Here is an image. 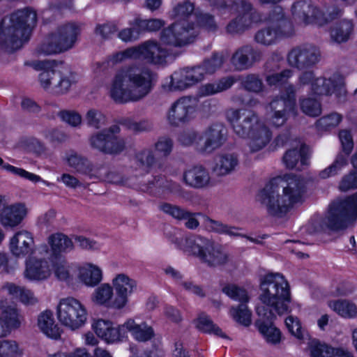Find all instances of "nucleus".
<instances>
[{"instance_id": "1", "label": "nucleus", "mask_w": 357, "mask_h": 357, "mask_svg": "<svg viewBox=\"0 0 357 357\" xmlns=\"http://www.w3.org/2000/svg\"><path fill=\"white\" fill-rule=\"evenodd\" d=\"M259 289L262 305L256 307L259 319L255 325L266 342L275 345L282 340V333L274 325L276 317L291 312L290 285L282 274L270 273L261 278Z\"/></svg>"}, {"instance_id": "2", "label": "nucleus", "mask_w": 357, "mask_h": 357, "mask_svg": "<svg viewBox=\"0 0 357 357\" xmlns=\"http://www.w3.org/2000/svg\"><path fill=\"white\" fill-rule=\"evenodd\" d=\"M305 191V185L301 176L286 174L282 178H271L259 191L257 199L266 204L270 215L282 218L301 201Z\"/></svg>"}, {"instance_id": "3", "label": "nucleus", "mask_w": 357, "mask_h": 357, "mask_svg": "<svg viewBox=\"0 0 357 357\" xmlns=\"http://www.w3.org/2000/svg\"><path fill=\"white\" fill-rule=\"evenodd\" d=\"M125 76L135 92L124 87L123 75H116L110 89V96L116 103L123 104L142 100L151 92L158 79L156 73L147 67L137 66H129Z\"/></svg>"}, {"instance_id": "4", "label": "nucleus", "mask_w": 357, "mask_h": 357, "mask_svg": "<svg viewBox=\"0 0 357 357\" xmlns=\"http://www.w3.org/2000/svg\"><path fill=\"white\" fill-rule=\"evenodd\" d=\"M9 21L10 24L7 26H5L4 18L0 21V49L13 53L29 40L37 24V13L33 8L27 6L12 13Z\"/></svg>"}, {"instance_id": "5", "label": "nucleus", "mask_w": 357, "mask_h": 357, "mask_svg": "<svg viewBox=\"0 0 357 357\" xmlns=\"http://www.w3.org/2000/svg\"><path fill=\"white\" fill-rule=\"evenodd\" d=\"M356 220L357 191L331 201L315 227L319 231L336 233L347 229Z\"/></svg>"}, {"instance_id": "6", "label": "nucleus", "mask_w": 357, "mask_h": 357, "mask_svg": "<svg viewBox=\"0 0 357 357\" xmlns=\"http://www.w3.org/2000/svg\"><path fill=\"white\" fill-rule=\"evenodd\" d=\"M234 120L231 121L234 132L241 138L251 139L250 149L257 152L265 147L272 139L271 130L259 119L258 116L249 112L245 116L236 109L233 112Z\"/></svg>"}, {"instance_id": "7", "label": "nucleus", "mask_w": 357, "mask_h": 357, "mask_svg": "<svg viewBox=\"0 0 357 357\" xmlns=\"http://www.w3.org/2000/svg\"><path fill=\"white\" fill-rule=\"evenodd\" d=\"M224 59L218 52H213L211 58L205 59L202 65L185 67L175 71L170 77L169 91H183L204 79L206 74H213L220 68Z\"/></svg>"}, {"instance_id": "8", "label": "nucleus", "mask_w": 357, "mask_h": 357, "mask_svg": "<svg viewBox=\"0 0 357 357\" xmlns=\"http://www.w3.org/2000/svg\"><path fill=\"white\" fill-rule=\"evenodd\" d=\"M266 21L268 25L258 30L255 35V40L258 43L268 46L294 34V24L281 6H275L270 10Z\"/></svg>"}, {"instance_id": "9", "label": "nucleus", "mask_w": 357, "mask_h": 357, "mask_svg": "<svg viewBox=\"0 0 357 357\" xmlns=\"http://www.w3.org/2000/svg\"><path fill=\"white\" fill-rule=\"evenodd\" d=\"M184 251L198 257L211 267L223 266L229 261V255L224 251L221 245L200 236L186 237Z\"/></svg>"}, {"instance_id": "10", "label": "nucleus", "mask_w": 357, "mask_h": 357, "mask_svg": "<svg viewBox=\"0 0 357 357\" xmlns=\"http://www.w3.org/2000/svg\"><path fill=\"white\" fill-rule=\"evenodd\" d=\"M168 56L169 52L158 42L149 40L137 46L113 54L109 56V61L116 64L130 59L144 61L151 64L161 65L166 63Z\"/></svg>"}, {"instance_id": "11", "label": "nucleus", "mask_w": 357, "mask_h": 357, "mask_svg": "<svg viewBox=\"0 0 357 357\" xmlns=\"http://www.w3.org/2000/svg\"><path fill=\"white\" fill-rule=\"evenodd\" d=\"M80 32V27L75 22L66 23L60 26L56 32L48 34L39 51L45 55L66 52L74 46Z\"/></svg>"}, {"instance_id": "12", "label": "nucleus", "mask_w": 357, "mask_h": 357, "mask_svg": "<svg viewBox=\"0 0 357 357\" xmlns=\"http://www.w3.org/2000/svg\"><path fill=\"white\" fill-rule=\"evenodd\" d=\"M291 10L293 17L302 21L304 24H316L320 26L326 25L342 15V10L338 7H334L331 11L325 13L305 0L294 2L291 6Z\"/></svg>"}, {"instance_id": "13", "label": "nucleus", "mask_w": 357, "mask_h": 357, "mask_svg": "<svg viewBox=\"0 0 357 357\" xmlns=\"http://www.w3.org/2000/svg\"><path fill=\"white\" fill-rule=\"evenodd\" d=\"M299 82L303 85L310 84L311 93L314 96L334 94L336 98H341L344 97L347 93L343 77L341 76L329 79L322 77L314 78L312 71H305L299 77Z\"/></svg>"}, {"instance_id": "14", "label": "nucleus", "mask_w": 357, "mask_h": 357, "mask_svg": "<svg viewBox=\"0 0 357 357\" xmlns=\"http://www.w3.org/2000/svg\"><path fill=\"white\" fill-rule=\"evenodd\" d=\"M88 313L84 305L73 297L61 299L57 307V317L60 323L72 330L83 326Z\"/></svg>"}, {"instance_id": "15", "label": "nucleus", "mask_w": 357, "mask_h": 357, "mask_svg": "<svg viewBox=\"0 0 357 357\" xmlns=\"http://www.w3.org/2000/svg\"><path fill=\"white\" fill-rule=\"evenodd\" d=\"M196 24L192 21H176L160 32V40L168 45L183 47L193 42L195 36H191Z\"/></svg>"}, {"instance_id": "16", "label": "nucleus", "mask_w": 357, "mask_h": 357, "mask_svg": "<svg viewBox=\"0 0 357 357\" xmlns=\"http://www.w3.org/2000/svg\"><path fill=\"white\" fill-rule=\"evenodd\" d=\"M119 132L120 128L118 125L104 129L90 137L91 145L106 154H119L126 148L124 140L116 135Z\"/></svg>"}, {"instance_id": "17", "label": "nucleus", "mask_w": 357, "mask_h": 357, "mask_svg": "<svg viewBox=\"0 0 357 357\" xmlns=\"http://www.w3.org/2000/svg\"><path fill=\"white\" fill-rule=\"evenodd\" d=\"M165 25V22L160 19H142L135 17L129 22V27L121 29L118 33V37L125 43L134 42L147 32L159 31Z\"/></svg>"}, {"instance_id": "18", "label": "nucleus", "mask_w": 357, "mask_h": 357, "mask_svg": "<svg viewBox=\"0 0 357 357\" xmlns=\"http://www.w3.org/2000/svg\"><path fill=\"white\" fill-rule=\"evenodd\" d=\"M197 105L190 96H183L172 103L168 110L167 119L174 127L189 123L195 116Z\"/></svg>"}, {"instance_id": "19", "label": "nucleus", "mask_w": 357, "mask_h": 357, "mask_svg": "<svg viewBox=\"0 0 357 357\" xmlns=\"http://www.w3.org/2000/svg\"><path fill=\"white\" fill-rule=\"evenodd\" d=\"M262 57V52L250 45H245L238 48L231 57V63L238 70L250 68Z\"/></svg>"}, {"instance_id": "20", "label": "nucleus", "mask_w": 357, "mask_h": 357, "mask_svg": "<svg viewBox=\"0 0 357 357\" xmlns=\"http://www.w3.org/2000/svg\"><path fill=\"white\" fill-rule=\"evenodd\" d=\"M113 284L116 296L111 303V307L115 309L123 308L128 302V294L136 288V282L125 274H119L114 280Z\"/></svg>"}, {"instance_id": "21", "label": "nucleus", "mask_w": 357, "mask_h": 357, "mask_svg": "<svg viewBox=\"0 0 357 357\" xmlns=\"http://www.w3.org/2000/svg\"><path fill=\"white\" fill-rule=\"evenodd\" d=\"M319 54L315 50L302 47L293 48L287 54L289 64L299 70L313 66L319 61Z\"/></svg>"}, {"instance_id": "22", "label": "nucleus", "mask_w": 357, "mask_h": 357, "mask_svg": "<svg viewBox=\"0 0 357 357\" xmlns=\"http://www.w3.org/2000/svg\"><path fill=\"white\" fill-rule=\"evenodd\" d=\"M227 129L222 123H213L203 133L206 138L203 146L200 149L202 153H211L220 148L227 139Z\"/></svg>"}, {"instance_id": "23", "label": "nucleus", "mask_w": 357, "mask_h": 357, "mask_svg": "<svg viewBox=\"0 0 357 357\" xmlns=\"http://www.w3.org/2000/svg\"><path fill=\"white\" fill-rule=\"evenodd\" d=\"M11 253L17 257H29L34 252V241L31 232L20 231L10 241Z\"/></svg>"}, {"instance_id": "24", "label": "nucleus", "mask_w": 357, "mask_h": 357, "mask_svg": "<svg viewBox=\"0 0 357 357\" xmlns=\"http://www.w3.org/2000/svg\"><path fill=\"white\" fill-rule=\"evenodd\" d=\"M56 60L35 61L32 63V67L36 70H41L38 79L41 86L47 90L50 88L56 77H59V71L54 70L58 66ZM62 64L63 61H59Z\"/></svg>"}, {"instance_id": "25", "label": "nucleus", "mask_w": 357, "mask_h": 357, "mask_svg": "<svg viewBox=\"0 0 357 357\" xmlns=\"http://www.w3.org/2000/svg\"><path fill=\"white\" fill-rule=\"evenodd\" d=\"M296 91L292 84L287 86L280 96L275 97L270 102L271 112L279 111L280 112H293L296 108Z\"/></svg>"}, {"instance_id": "26", "label": "nucleus", "mask_w": 357, "mask_h": 357, "mask_svg": "<svg viewBox=\"0 0 357 357\" xmlns=\"http://www.w3.org/2000/svg\"><path fill=\"white\" fill-rule=\"evenodd\" d=\"M26 215L24 204L16 203L4 207L0 213V222L4 227H14L20 225Z\"/></svg>"}, {"instance_id": "27", "label": "nucleus", "mask_w": 357, "mask_h": 357, "mask_svg": "<svg viewBox=\"0 0 357 357\" xmlns=\"http://www.w3.org/2000/svg\"><path fill=\"white\" fill-rule=\"evenodd\" d=\"M24 274L31 280L46 279L50 275L49 262L45 259L29 257L26 260Z\"/></svg>"}, {"instance_id": "28", "label": "nucleus", "mask_w": 357, "mask_h": 357, "mask_svg": "<svg viewBox=\"0 0 357 357\" xmlns=\"http://www.w3.org/2000/svg\"><path fill=\"white\" fill-rule=\"evenodd\" d=\"M210 177L208 172L202 165L194 166L192 168L185 171L183 173V180L185 183L195 188H201L206 186Z\"/></svg>"}, {"instance_id": "29", "label": "nucleus", "mask_w": 357, "mask_h": 357, "mask_svg": "<svg viewBox=\"0 0 357 357\" xmlns=\"http://www.w3.org/2000/svg\"><path fill=\"white\" fill-rule=\"evenodd\" d=\"M38 326L47 337L54 340L60 338L61 331L55 324L52 312L50 310H45L39 315Z\"/></svg>"}, {"instance_id": "30", "label": "nucleus", "mask_w": 357, "mask_h": 357, "mask_svg": "<svg viewBox=\"0 0 357 357\" xmlns=\"http://www.w3.org/2000/svg\"><path fill=\"white\" fill-rule=\"evenodd\" d=\"M311 357H354L342 348H334L326 343L316 342L310 346Z\"/></svg>"}, {"instance_id": "31", "label": "nucleus", "mask_w": 357, "mask_h": 357, "mask_svg": "<svg viewBox=\"0 0 357 357\" xmlns=\"http://www.w3.org/2000/svg\"><path fill=\"white\" fill-rule=\"evenodd\" d=\"M126 325L127 333L130 332L133 338L138 342H147L155 335L153 328L145 322L137 324L134 319H129L126 321Z\"/></svg>"}, {"instance_id": "32", "label": "nucleus", "mask_w": 357, "mask_h": 357, "mask_svg": "<svg viewBox=\"0 0 357 357\" xmlns=\"http://www.w3.org/2000/svg\"><path fill=\"white\" fill-rule=\"evenodd\" d=\"M52 256L59 258L62 252H66L73 248L72 240L63 233H56L49 237Z\"/></svg>"}, {"instance_id": "33", "label": "nucleus", "mask_w": 357, "mask_h": 357, "mask_svg": "<svg viewBox=\"0 0 357 357\" xmlns=\"http://www.w3.org/2000/svg\"><path fill=\"white\" fill-rule=\"evenodd\" d=\"M194 322L197 329L203 333L213 334L224 339L228 338L222 330L204 312L200 313Z\"/></svg>"}, {"instance_id": "34", "label": "nucleus", "mask_w": 357, "mask_h": 357, "mask_svg": "<svg viewBox=\"0 0 357 357\" xmlns=\"http://www.w3.org/2000/svg\"><path fill=\"white\" fill-rule=\"evenodd\" d=\"M253 20V17H250L246 13H240L229 22L225 28L226 31L232 35L241 34L249 29L252 24L257 23Z\"/></svg>"}, {"instance_id": "35", "label": "nucleus", "mask_w": 357, "mask_h": 357, "mask_svg": "<svg viewBox=\"0 0 357 357\" xmlns=\"http://www.w3.org/2000/svg\"><path fill=\"white\" fill-rule=\"evenodd\" d=\"M353 30L352 20L344 19L336 22L331 29V36L337 43H344L349 40Z\"/></svg>"}, {"instance_id": "36", "label": "nucleus", "mask_w": 357, "mask_h": 357, "mask_svg": "<svg viewBox=\"0 0 357 357\" xmlns=\"http://www.w3.org/2000/svg\"><path fill=\"white\" fill-rule=\"evenodd\" d=\"M79 278L85 285L95 287L101 282L102 273L100 268L89 264L88 267L80 269Z\"/></svg>"}, {"instance_id": "37", "label": "nucleus", "mask_w": 357, "mask_h": 357, "mask_svg": "<svg viewBox=\"0 0 357 357\" xmlns=\"http://www.w3.org/2000/svg\"><path fill=\"white\" fill-rule=\"evenodd\" d=\"M211 228L212 231L218 233L220 234H227L229 236H241L245 238L249 241L255 243L256 244L261 245L263 243L261 241L259 240L257 238H253L246 234H241L236 232H234L233 230H238L239 228L236 227L229 226L227 225L223 224L221 222L211 220Z\"/></svg>"}, {"instance_id": "38", "label": "nucleus", "mask_w": 357, "mask_h": 357, "mask_svg": "<svg viewBox=\"0 0 357 357\" xmlns=\"http://www.w3.org/2000/svg\"><path fill=\"white\" fill-rule=\"evenodd\" d=\"M5 331V337L12 329L18 328L20 326L18 310L15 307H8L3 312V318L1 321Z\"/></svg>"}, {"instance_id": "39", "label": "nucleus", "mask_w": 357, "mask_h": 357, "mask_svg": "<svg viewBox=\"0 0 357 357\" xmlns=\"http://www.w3.org/2000/svg\"><path fill=\"white\" fill-rule=\"evenodd\" d=\"M117 123L127 130H132L135 132L150 131L153 128L152 123L146 119L137 122L130 117H122L117 121Z\"/></svg>"}, {"instance_id": "40", "label": "nucleus", "mask_w": 357, "mask_h": 357, "mask_svg": "<svg viewBox=\"0 0 357 357\" xmlns=\"http://www.w3.org/2000/svg\"><path fill=\"white\" fill-rule=\"evenodd\" d=\"M103 340L107 344L123 342L128 339L126 321L120 325L114 323L109 333H103Z\"/></svg>"}, {"instance_id": "41", "label": "nucleus", "mask_w": 357, "mask_h": 357, "mask_svg": "<svg viewBox=\"0 0 357 357\" xmlns=\"http://www.w3.org/2000/svg\"><path fill=\"white\" fill-rule=\"evenodd\" d=\"M230 314L235 321L243 326L248 327L251 324L252 312L246 303H240L236 307H231Z\"/></svg>"}, {"instance_id": "42", "label": "nucleus", "mask_w": 357, "mask_h": 357, "mask_svg": "<svg viewBox=\"0 0 357 357\" xmlns=\"http://www.w3.org/2000/svg\"><path fill=\"white\" fill-rule=\"evenodd\" d=\"M67 162L70 167L79 173L86 174L91 170V166L89 160L75 152H72L68 155Z\"/></svg>"}, {"instance_id": "43", "label": "nucleus", "mask_w": 357, "mask_h": 357, "mask_svg": "<svg viewBox=\"0 0 357 357\" xmlns=\"http://www.w3.org/2000/svg\"><path fill=\"white\" fill-rule=\"evenodd\" d=\"M222 291L231 299L239 301L241 303H247L249 301L246 290L236 284H227L222 287Z\"/></svg>"}, {"instance_id": "44", "label": "nucleus", "mask_w": 357, "mask_h": 357, "mask_svg": "<svg viewBox=\"0 0 357 357\" xmlns=\"http://www.w3.org/2000/svg\"><path fill=\"white\" fill-rule=\"evenodd\" d=\"M330 306L342 317L352 318L356 317L357 314L356 306L354 303L345 300L335 301Z\"/></svg>"}, {"instance_id": "45", "label": "nucleus", "mask_w": 357, "mask_h": 357, "mask_svg": "<svg viewBox=\"0 0 357 357\" xmlns=\"http://www.w3.org/2000/svg\"><path fill=\"white\" fill-rule=\"evenodd\" d=\"M301 111L312 117L319 116L321 114V105L319 100L314 98H307L301 100Z\"/></svg>"}, {"instance_id": "46", "label": "nucleus", "mask_w": 357, "mask_h": 357, "mask_svg": "<svg viewBox=\"0 0 357 357\" xmlns=\"http://www.w3.org/2000/svg\"><path fill=\"white\" fill-rule=\"evenodd\" d=\"M241 85L245 91L249 92L257 93L264 89L262 79L259 75L254 73H250L245 76L241 81Z\"/></svg>"}, {"instance_id": "47", "label": "nucleus", "mask_w": 357, "mask_h": 357, "mask_svg": "<svg viewBox=\"0 0 357 357\" xmlns=\"http://www.w3.org/2000/svg\"><path fill=\"white\" fill-rule=\"evenodd\" d=\"M195 10V4L185 0L182 3H178L172 10V16L177 19L176 21L186 20L192 15Z\"/></svg>"}, {"instance_id": "48", "label": "nucleus", "mask_w": 357, "mask_h": 357, "mask_svg": "<svg viewBox=\"0 0 357 357\" xmlns=\"http://www.w3.org/2000/svg\"><path fill=\"white\" fill-rule=\"evenodd\" d=\"M288 332L299 340H304L305 329L302 327L301 320L293 315H289L284 320Z\"/></svg>"}, {"instance_id": "49", "label": "nucleus", "mask_w": 357, "mask_h": 357, "mask_svg": "<svg viewBox=\"0 0 357 357\" xmlns=\"http://www.w3.org/2000/svg\"><path fill=\"white\" fill-rule=\"evenodd\" d=\"M347 157L348 156L346 155L338 154L335 161L331 165L319 172V177L325 179L336 175L338 172L347 164Z\"/></svg>"}, {"instance_id": "50", "label": "nucleus", "mask_w": 357, "mask_h": 357, "mask_svg": "<svg viewBox=\"0 0 357 357\" xmlns=\"http://www.w3.org/2000/svg\"><path fill=\"white\" fill-rule=\"evenodd\" d=\"M342 120V116L340 114L333 112L319 118L316 121V127L318 130H329L338 126Z\"/></svg>"}, {"instance_id": "51", "label": "nucleus", "mask_w": 357, "mask_h": 357, "mask_svg": "<svg viewBox=\"0 0 357 357\" xmlns=\"http://www.w3.org/2000/svg\"><path fill=\"white\" fill-rule=\"evenodd\" d=\"M196 22L200 28L208 32H215L218 29L214 15L208 13H197Z\"/></svg>"}, {"instance_id": "52", "label": "nucleus", "mask_w": 357, "mask_h": 357, "mask_svg": "<svg viewBox=\"0 0 357 357\" xmlns=\"http://www.w3.org/2000/svg\"><path fill=\"white\" fill-rule=\"evenodd\" d=\"M4 238V234L0 229V243ZM17 261L10 259L8 255L0 252V273L13 274L15 270Z\"/></svg>"}, {"instance_id": "53", "label": "nucleus", "mask_w": 357, "mask_h": 357, "mask_svg": "<svg viewBox=\"0 0 357 357\" xmlns=\"http://www.w3.org/2000/svg\"><path fill=\"white\" fill-rule=\"evenodd\" d=\"M160 208L164 213L179 220L186 219L190 215V212L181 208L178 206L172 205L169 203L162 204L160 206Z\"/></svg>"}, {"instance_id": "54", "label": "nucleus", "mask_w": 357, "mask_h": 357, "mask_svg": "<svg viewBox=\"0 0 357 357\" xmlns=\"http://www.w3.org/2000/svg\"><path fill=\"white\" fill-rule=\"evenodd\" d=\"M113 295V289L109 284L99 287L95 293V301L100 305H110V299Z\"/></svg>"}, {"instance_id": "55", "label": "nucleus", "mask_w": 357, "mask_h": 357, "mask_svg": "<svg viewBox=\"0 0 357 357\" xmlns=\"http://www.w3.org/2000/svg\"><path fill=\"white\" fill-rule=\"evenodd\" d=\"M292 73L290 70H283L280 73H273L266 76V81L270 86H282L286 84L291 77Z\"/></svg>"}, {"instance_id": "56", "label": "nucleus", "mask_w": 357, "mask_h": 357, "mask_svg": "<svg viewBox=\"0 0 357 357\" xmlns=\"http://www.w3.org/2000/svg\"><path fill=\"white\" fill-rule=\"evenodd\" d=\"M238 164V159L234 154H225L219 160L220 174L225 175L232 171Z\"/></svg>"}, {"instance_id": "57", "label": "nucleus", "mask_w": 357, "mask_h": 357, "mask_svg": "<svg viewBox=\"0 0 357 357\" xmlns=\"http://www.w3.org/2000/svg\"><path fill=\"white\" fill-rule=\"evenodd\" d=\"M3 168L7 172L12 173L14 175L19 176L21 178H26L34 183H37L41 180L40 176L29 172L22 168L17 167L10 164L4 165Z\"/></svg>"}, {"instance_id": "58", "label": "nucleus", "mask_w": 357, "mask_h": 357, "mask_svg": "<svg viewBox=\"0 0 357 357\" xmlns=\"http://www.w3.org/2000/svg\"><path fill=\"white\" fill-rule=\"evenodd\" d=\"M338 137L342 146V151L349 156L354 149V140L351 131L349 130H341L339 132Z\"/></svg>"}, {"instance_id": "59", "label": "nucleus", "mask_w": 357, "mask_h": 357, "mask_svg": "<svg viewBox=\"0 0 357 357\" xmlns=\"http://www.w3.org/2000/svg\"><path fill=\"white\" fill-rule=\"evenodd\" d=\"M58 116L63 122L67 123L73 127L79 126L82 122L81 115L75 111L66 109L61 110L58 113Z\"/></svg>"}, {"instance_id": "60", "label": "nucleus", "mask_w": 357, "mask_h": 357, "mask_svg": "<svg viewBox=\"0 0 357 357\" xmlns=\"http://www.w3.org/2000/svg\"><path fill=\"white\" fill-rule=\"evenodd\" d=\"M173 149V141L169 137H161L155 144V151L162 156H167Z\"/></svg>"}, {"instance_id": "61", "label": "nucleus", "mask_w": 357, "mask_h": 357, "mask_svg": "<svg viewBox=\"0 0 357 357\" xmlns=\"http://www.w3.org/2000/svg\"><path fill=\"white\" fill-rule=\"evenodd\" d=\"M282 161L287 169H294L299 161L298 149L293 148L287 150L282 157Z\"/></svg>"}, {"instance_id": "62", "label": "nucleus", "mask_w": 357, "mask_h": 357, "mask_svg": "<svg viewBox=\"0 0 357 357\" xmlns=\"http://www.w3.org/2000/svg\"><path fill=\"white\" fill-rule=\"evenodd\" d=\"M86 118L88 125L97 129L100 128L106 120V117L103 114L95 109L89 110Z\"/></svg>"}, {"instance_id": "63", "label": "nucleus", "mask_w": 357, "mask_h": 357, "mask_svg": "<svg viewBox=\"0 0 357 357\" xmlns=\"http://www.w3.org/2000/svg\"><path fill=\"white\" fill-rule=\"evenodd\" d=\"M18 345L15 341H0V357L13 356L17 354Z\"/></svg>"}, {"instance_id": "64", "label": "nucleus", "mask_w": 357, "mask_h": 357, "mask_svg": "<svg viewBox=\"0 0 357 357\" xmlns=\"http://www.w3.org/2000/svg\"><path fill=\"white\" fill-rule=\"evenodd\" d=\"M340 188L344 191L357 189V169L351 171L342 178Z\"/></svg>"}]
</instances>
